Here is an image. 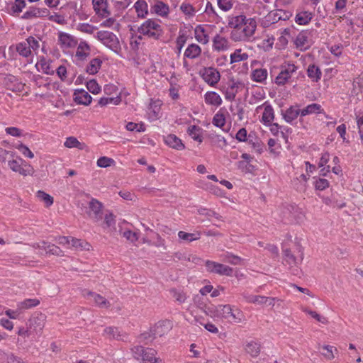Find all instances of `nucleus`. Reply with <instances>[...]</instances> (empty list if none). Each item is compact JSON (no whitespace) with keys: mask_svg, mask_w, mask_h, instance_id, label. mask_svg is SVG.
I'll return each instance as SVG.
<instances>
[{"mask_svg":"<svg viewBox=\"0 0 363 363\" xmlns=\"http://www.w3.org/2000/svg\"><path fill=\"white\" fill-rule=\"evenodd\" d=\"M38 12H39V8L30 7L21 16L22 19L28 20L34 18H38Z\"/></svg>","mask_w":363,"mask_h":363,"instance_id":"52","label":"nucleus"},{"mask_svg":"<svg viewBox=\"0 0 363 363\" xmlns=\"http://www.w3.org/2000/svg\"><path fill=\"white\" fill-rule=\"evenodd\" d=\"M301 110L298 106H291L285 111H281V115L286 122L292 123L299 115H301Z\"/></svg>","mask_w":363,"mask_h":363,"instance_id":"17","label":"nucleus"},{"mask_svg":"<svg viewBox=\"0 0 363 363\" xmlns=\"http://www.w3.org/2000/svg\"><path fill=\"white\" fill-rule=\"evenodd\" d=\"M170 294L180 303H184L186 299V294L182 291L173 289L170 290Z\"/></svg>","mask_w":363,"mask_h":363,"instance_id":"50","label":"nucleus"},{"mask_svg":"<svg viewBox=\"0 0 363 363\" xmlns=\"http://www.w3.org/2000/svg\"><path fill=\"white\" fill-rule=\"evenodd\" d=\"M222 257H223L222 260L223 262L230 263L233 265L240 264L242 261L241 257H240L239 256L235 255L233 253L229 252H227L225 254L223 255Z\"/></svg>","mask_w":363,"mask_h":363,"instance_id":"38","label":"nucleus"},{"mask_svg":"<svg viewBox=\"0 0 363 363\" xmlns=\"http://www.w3.org/2000/svg\"><path fill=\"white\" fill-rule=\"evenodd\" d=\"M153 11L162 17L167 16L169 12V6L162 1H157L152 6Z\"/></svg>","mask_w":363,"mask_h":363,"instance_id":"27","label":"nucleus"},{"mask_svg":"<svg viewBox=\"0 0 363 363\" xmlns=\"http://www.w3.org/2000/svg\"><path fill=\"white\" fill-rule=\"evenodd\" d=\"M48 19L50 21L55 22L60 25H65L67 23V21L65 17L59 13H55L53 15H50Z\"/></svg>","mask_w":363,"mask_h":363,"instance_id":"61","label":"nucleus"},{"mask_svg":"<svg viewBox=\"0 0 363 363\" xmlns=\"http://www.w3.org/2000/svg\"><path fill=\"white\" fill-rule=\"evenodd\" d=\"M8 165L12 171L23 176L32 175L34 172L33 168L21 158H19V161L16 160H9Z\"/></svg>","mask_w":363,"mask_h":363,"instance_id":"7","label":"nucleus"},{"mask_svg":"<svg viewBox=\"0 0 363 363\" xmlns=\"http://www.w3.org/2000/svg\"><path fill=\"white\" fill-rule=\"evenodd\" d=\"M246 352L252 357H256L260 352V345L256 342L250 341L245 346Z\"/></svg>","mask_w":363,"mask_h":363,"instance_id":"34","label":"nucleus"},{"mask_svg":"<svg viewBox=\"0 0 363 363\" xmlns=\"http://www.w3.org/2000/svg\"><path fill=\"white\" fill-rule=\"evenodd\" d=\"M201 53V48L195 43L190 44L185 50L184 57L189 59H195Z\"/></svg>","mask_w":363,"mask_h":363,"instance_id":"25","label":"nucleus"},{"mask_svg":"<svg viewBox=\"0 0 363 363\" xmlns=\"http://www.w3.org/2000/svg\"><path fill=\"white\" fill-rule=\"evenodd\" d=\"M278 17V13L277 10L270 11L262 18L261 21V26L264 28L270 27L271 26L279 21V18Z\"/></svg>","mask_w":363,"mask_h":363,"instance_id":"22","label":"nucleus"},{"mask_svg":"<svg viewBox=\"0 0 363 363\" xmlns=\"http://www.w3.org/2000/svg\"><path fill=\"white\" fill-rule=\"evenodd\" d=\"M313 18V13L308 11H297L295 22L301 26L307 25Z\"/></svg>","mask_w":363,"mask_h":363,"instance_id":"21","label":"nucleus"},{"mask_svg":"<svg viewBox=\"0 0 363 363\" xmlns=\"http://www.w3.org/2000/svg\"><path fill=\"white\" fill-rule=\"evenodd\" d=\"M73 96L74 101L77 104L88 106L92 101L91 95L83 89H76Z\"/></svg>","mask_w":363,"mask_h":363,"instance_id":"14","label":"nucleus"},{"mask_svg":"<svg viewBox=\"0 0 363 363\" xmlns=\"http://www.w3.org/2000/svg\"><path fill=\"white\" fill-rule=\"evenodd\" d=\"M16 147L21 151V152L26 157L28 158H33L34 157L33 153L30 151V150L23 143H20L16 146Z\"/></svg>","mask_w":363,"mask_h":363,"instance_id":"59","label":"nucleus"},{"mask_svg":"<svg viewBox=\"0 0 363 363\" xmlns=\"http://www.w3.org/2000/svg\"><path fill=\"white\" fill-rule=\"evenodd\" d=\"M251 138V134H250L247 137V130L245 128H240L235 135L236 140H238L239 142L247 141L249 143H251L252 142Z\"/></svg>","mask_w":363,"mask_h":363,"instance_id":"43","label":"nucleus"},{"mask_svg":"<svg viewBox=\"0 0 363 363\" xmlns=\"http://www.w3.org/2000/svg\"><path fill=\"white\" fill-rule=\"evenodd\" d=\"M246 301L248 303L262 304L264 303V296H257V295H249L245 296Z\"/></svg>","mask_w":363,"mask_h":363,"instance_id":"56","label":"nucleus"},{"mask_svg":"<svg viewBox=\"0 0 363 363\" xmlns=\"http://www.w3.org/2000/svg\"><path fill=\"white\" fill-rule=\"evenodd\" d=\"M25 6L26 2L24 0H15L11 7V14L21 13Z\"/></svg>","mask_w":363,"mask_h":363,"instance_id":"48","label":"nucleus"},{"mask_svg":"<svg viewBox=\"0 0 363 363\" xmlns=\"http://www.w3.org/2000/svg\"><path fill=\"white\" fill-rule=\"evenodd\" d=\"M296 70L297 67L294 63H284L281 66V72L276 77L275 83L278 85H284Z\"/></svg>","mask_w":363,"mask_h":363,"instance_id":"6","label":"nucleus"},{"mask_svg":"<svg viewBox=\"0 0 363 363\" xmlns=\"http://www.w3.org/2000/svg\"><path fill=\"white\" fill-rule=\"evenodd\" d=\"M216 311L217 318L226 320L230 323L238 324L245 320L242 311L228 304L218 305Z\"/></svg>","mask_w":363,"mask_h":363,"instance_id":"2","label":"nucleus"},{"mask_svg":"<svg viewBox=\"0 0 363 363\" xmlns=\"http://www.w3.org/2000/svg\"><path fill=\"white\" fill-rule=\"evenodd\" d=\"M304 312L309 314L312 318H315L317 321H318L323 324H326L328 323V320L325 317L320 315L315 311H313L308 310V309H305Z\"/></svg>","mask_w":363,"mask_h":363,"instance_id":"60","label":"nucleus"},{"mask_svg":"<svg viewBox=\"0 0 363 363\" xmlns=\"http://www.w3.org/2000/svg\"><path fill=\"white\" fill-rule=\"evenodd\" d=\"M262 106H264V108L262 116V121L265 125L270 124L274 118V109L270 104H267V102H265Z\"/></svg>","mask_w":363,"mask_h":363,"instance_id":"24","label":"nucleus"},{"mask_svg":"<svg viewBox=\"0 0 363 363\" xmlns=\"http://www.w3.org/2000/svg\"><path fill=\"white\" fill-rule=\"evenodd\" d=\"M310 32L308 30L301 31L294 40L296 48L300 50H306L310 48L308 38Z\"/></svg>","mask_w":363,"mask_h":363,"instance_id":"13","label":"nucleus"},{"mask_svg":"<svg viewBox=\"0 0 363 363\" xmlns=\"http://www.w3.org/2000/svg\"><path fill=\"white\" fill-rule=\"evenodd\" d=\"M91 54V47L86 41H81L77 48L74 55V61L76 65H79L84 62L89 57Z\"/></svg>","mask_w":363,"mask_h":363,"instance_id":"11","label":"nucleus"},{"mask_svg":"<svg viewBox=\"0 0 363 363\" xmlns=\"http://www.w3.org/2000/svg\"><path fill=\"white\" fill-rule=\"evenodd\" d=\"M16 51L23 57H32V51L26 41L21 42L16 45Z\"/></svg>","mask_w":363,"mask_h":363,"instance_id":"35","label":"nucleus"},{"mask_svg":"<svg viewBox=\"0 0 363 363\" xmlns=\"http://www.w3.org/2000/svg\"><path fill=\"white\" fill-rule=\"evenodd\" d=\"M40 65L41 66L43 72L46 74L52 75L54 74V70L50 66V63L45 60V59L43 58L40 61Z\"/></svg>","mask_w":363,"mask_h":363,"instance_id":"58","label":"nucleus"},{"mask_svg":"<svg viewBox=\"0 0 363 363\" xmlns=\"http://www.w3.org/2000/svg\"><path fill=\"white\" fill-rule=\"evenodd\" d=\"M334 352H337V350L336 347L331 345H324L323 346V352L321 354L328 360H331L334 359L335 355Z\"/></svg>","mask_w":363,"mask_h":363,"instance_id":"41","label":"nucleus"},{"mask_svg":"<svg viewBox=\"0 0 363 363\" xmlns=\"http://www.w3.org/2000/svg\"><path fill=\"white\" fill-rule=\"evenodd\" d=\"M248 58L247 53H241L240 49H237L230 55V64L246 60Z\"/></svg>","mask_w":363,"mask_h":363,"instance_id":"40","label":"nucleus"},{"mask_svg":"<svg viewBox=\"0 0 363 363\" xmlns=\"http://www.w3.org/2000/svg\"><path fill=\"white\" fill-rule=\"evenodd\" d=\"M181 11L186 15L193 16L195 12V9L190 4H182L180 6Z\"/></svg>","mask_w":363,"mask_h":363,"instance_id":"64","label":"nucleus"},{"mask_svg":"<svg viewBox=\"0 0 363 363\" xmlns=\"http://www.w3.org/2000/svg\"><path fill=\"white\" fill-rule=\"evenodd\" d=\"M228 26L233 28L230 38L235 42L248 40L254 35L257 27L255 19H247L245 15L229 17Z\"/></svg>","mask_w":363,"mask_h":363,"instance_id":"1","label":"nucleus"},{"mask_svg":"<svg viewBox=\"0 0 363 363\" xmlns=\"http://www.w3.org/2000/svg\"><path fill=\"white\" fill-rule=\"evenodd\" d=\"M96 38L114 52H117L120 49L119 40L117 36L112 32L100 30L96 33Z\"/></svg>","mask_w":363,"mask_h":363,"instance_id":"5","label":"nucleus"},{"mask_svg":"<svg viewBox=\"0 0 363 363\" xmlns=\"http://www.w3.org/2000/svg\"><path fill=\"white\" fill-rule=\"evenodd\" d=\"M64 145L68 148L76 147L79 150H83L85 147V144L80 143L76 138L70 136L67 138Z\"/></svg>","mask_w":363,"mask_h":363,"instance_id":"37","label":"nucleus"},{"mask_svg":"<svg viewBox=\"0 0 363 363\" xmlns=\"http://www.w3.org/2000/svg\"><path fill=\"white\" fill-rule=\"evenodd\" d=\"M102 61L101 59L96 57L93 58L86 67V72L89 74H96L101 68Z\"/></svg>","mask_w":363,"mask_h":363,"instance_id":"30","label":"nucleus"},{"mask_svg":"<svg viewBox=\"0 0 363 363\" xmlns=\"http://www.w3.org/2000/svg\"><path fill=\"white\" fill-rule=\"evenodd\" d=\"M212 123L215 126L222 128L225 124V116L223 113H217L213 116Z\"/></svg>","mask_w":363,"mask_h":363,"instance_id":"53","label":"nucleus"},{"mask_svg":"<svg viewBox=\"0 0 363 363\" xmlns=\"http://www.w3.org/2000/svg\"><path fill=\"white\" fill-rule=\"evenodd\" d=\"M134 8L138 18H145L148 13V6L145 0H138L134 4Z\"/></svg>","mask_w":363,"mask_h":363,"instance_id":"26","label":"nucleus"},{"mask_svg":"<svg viewBox=\"0 0 363 363\" xmlns=\"http://www.w3.org/2000/svg\"><path fill=\"white\" fill-rule=\"evenodd\" d=\"M70 245L74 249L81 250L87 249L86 246H89V245L87 242H86L82 240L72 238V237H71Z\"/></svg>","mask_w":363,"mask_h":363,"instance_id":"46","label":"nucleus"},{"mask_svg":"<svg viewBox=\"0 0 363 363\" xmlns=\"http://www.w3.org/2000/svg\"><path fill=\"white\" fill-rule=\"evenodd\" d=\"M45 315L41 313H34L27 322V325L33 333H40L45 326Z\"/></svg>","mask_w":363,"mask_h":363,"instance_id":"10","label":"nucleus"},{"mask_svg":"<svg viewBox=\"0 0 363 363\" xmlns=\"http://www.w3.org/2000/svg\"><path fill=\"white\" fill-rule=\"evenodd\" d=\"M213 48L216 50L220 51V50H225L228 48V40L220 35H216L213 40Z\"/></svg>","mask_w":363,"mask_h":363,"instance_id":"28","label":"nucleus"},{"mask_svg":"<svg viewBox=\"0 0 363 363\" xmlns=\"http://www.w3.org/2000/svg\"><path fill=\"white\" fill-rule=\"evenodd\" d=\"M37 197L43 201L46 206H50L53 203V198L43 191H38L37 192Z\"/></svg>","mask_w":363,"mask_h":363,"instance_id":"47","label":"nucleus"},{"mask_svg":"<svg viewBox=\"0 0 363 363\" xmlns=\"http://www.w3.org/2000/svg\"><path fill=\"white\" fill-rule=\"evenodd\" d=\"M103 204L96 199L92 198L89 203L87 214L95 222H99L103 218Z\"/></svg>","mask_w":363,"mask_h":363,"instance_id":"9","label":"nucleus"},{"mask_svg":"<svg viewBox=\"0 0 363 363\" xmlns=\"http://www.w3.org/2000/svg\"><path fill=\"white\" fill-rule=\"evenodd\" d=\"M114 160L107 157H101L97 160V165L100 167H108L111 166Z\"/></svg>","mask_w":363,"mask_h":363,"instance_id":"63","label":"nucleus"},{"mask_svg":"<svg viewBox=\"0 0 363 363\" xmlns=\"http://www.w3.org/2000/svg\"><path fill=\"white\" fill-rule=\"evenodd\" d=\"M298 252L300 253L298 257H295L289 249L283 250L284 260L289 264H298L301 263L303 259V252L301 247H298Z\"/></svg>","mask_w":363,"mask_h":363,"instance_id":"15","label":"nucleus"},{"mask_svg":"<svg viewBox=\"0 0 363 363\" xmlns=\"http://www.w3.org/2000/svg\"><path fill=\"white\" fill-rule=\"evenodd\" d=\"M218 7L223 11H230L233 6V0H217Z\"/></svg>","mask_w":363,"mask_h":363,"instance_id":"54","label":"nucleus"},{"mask_svg":"<svg viewBox=\"0 0 363 363\" xmlns=\"http://www.w3.org/2000/svg\"><path fill=\"white\" fill-rule=\"evenodd\" d=\"M40 303L38 299H26L18 303V308L20 310L28 309L36 306Z\"/></svg>","mask_w":363,"mask_h":363,"instance_id":"42","label":"nucleus"},{"mask_svg":"<svg viewBox=\"0 0 363 363\" xmlns=\"http://www.w3.org/2000/svg\"><path fill=\"white\" fill-rule=\"evenodd\" d=\"M307 75L313 82H318L322 77V72L315 64L309 65L307 68Z\"/></svg>","mask_w":363,"mask_h":363,"instance_id":"23","label":"nucleus"},{"mask_svg":"<svg viewBox=\"0 0 363 363\" xmlns=\"http://www.w3.org/2000/svg\"><path fill=\"white\" fill-rule=\"evenodd\" d=\"M126 129L129 131L136 132H144L145 130V126L143 124H138L133 122H129L126 125Z\"/></svg>","mask_w":363,"mask_h":363,"instance_id":"57","label":"nucleus"},{"mask_svg":"<svg viewBox=\"0 0 363 363\" xmlns=\"http://www.w3.org/2000/svg\"><path fill=\"white\" fill-rule=\"evenodd\" d=\"M267 70L266 69H256L251 74V78L256 82H263L267 79Z\"/></svg>","mask_w":363,"mask_h":363,"instance_id":"33","label":"nucleus"},{"mask_svg":"<svg viewBox=\"0 0 363 363\" xmlns=\"http://www.w3.org/2000/svg\"><path fill=\"white\" fill-rule=\"evenodd\" d=\"M155 336L152 331L144 333L139 336V342L145 345H147L151 342L154 339Z\"/></svg>","mask_w":363,"mask_h":363,"instance_id":"55","label":"nucleus"},{"mask_svg":"<svg viewBox=\"0 0 363 363\" xmlns=\"http://www.w3.org/2000/svg\"><path fill=\"white\" fill-rule=\"evenodd\" d=\"M195 38L198 42L202 44H206L208 42V35L201 25L197 26L195 28Z\"/></svg>","mask_w":363,"mask_h":363,"instance_id":"36","label":"nucleus"},{"mask_svg":"<svg viewBox=\"0 0 363 363\" xmlns=\"http://www.w3.org/2000/svg\"><path fill=\"white\" fill-rule=\"evenodd\" d=\"M189 135L196 141L201 143L203 141L201 135V128L196 125H191L188 128Z\"/></svg>","mask_w":363,"mask_h":363,"instance_id":"39","label":"nucleus"},{"mask_svg":"<svg viewBox=\"0 0 363 363\" xmlns=\"http://www.w3.org/2000/svg\"><path fill=\"white\" fill-rule=\"evenodd\" d=\"M59 41L62 45H64L66 48H72L77 43L76 40L72 38V36H71L69 34L62 32L59 33Z\"/></svg>","mask_w":363,"mask_h":363,"instance_id":"31","label":"nucleus"},{"mask_svg":"<svg viewBox=\"0 0 363 363\" xmlns=\"http://www.w3.org/2000/svg\"><path fill=\"white\" fill-rule=\"evenodd\" d=\"M131 351L134 358L142 360L143 363H163L160 358L156 357L157 352L154 349L137 345L133 347Z\"/></svg>","mask_w":363,"mask_h":363,"instance_id":"4","label":"nucleus"},{"mask_svg":"<svg viewBox=\"0 0 363 363\" xmlns=\"http://www.w3.org/2000/svg\"><path fill=\"white\" fill-rule=\"evenodd\" d=\"M138 32L149 38L160 40L164 35V30L157 19H147L138 28Z\"/></svg>","mask_w":363,"mask_h":363,"instance_id":"3","label":"nucleus"},{"mask_svg":"<svg viewBox=\"0 0 363 363\" xmlns=\"http://www.w3.org/2000/svg\"><path fill=\"white\" fill-rule=\"evenodd\" d=\"M199 234H194V233H189L184 231H179L178 233V236L179 239L183 240H186L189 242H191L194 240H196L199 239Z\"/></svg>","mask_w":363,"mask_h":363,"instance_id":"51","label":"nucleus"},{"mask_svg":"<svg viewBox=\"0 0 363 363\" xmlns=\"http://www.w3.org/2000/svg\"><path fill=\"white\" fill-rule=\"evenodd\" d=\"M84 296L88 300L94 301V303L100 308H108L110 306V303L100 294L92 291H87Z\"/></svg>","mask_w":363,"mask_h":363,"instance_id":"16","label":"nucleus"},{"mask_svg":"<svg viewBox=\"0 0 363 363\" xmlns=\"http://www.w3.org/2000/svg\"><path fill=\"white\" fill-rule=\"evenodd\" d=\"M87 89L92 94H96L101 91V87L95 79H91L86 82Z\"/></svg>","mask_w":363,"mask_h":363,"instance_id":"49","label":"nucleus"},{"mask_svg":"<svg viewBox=\"0 0 363 363\" xmlns=\"http://www.w3.org/2000/svg\"><path fill=\"white\" fill-rule=\"evenodd\" d=\"M315 182H314V186L316 190L318 191H323L328 187H329V182L323 178H316L314 177Z\"/></svg>","mask_w":363,"mask_h":363,"instance_id":"45","label":"nucleus"},{"mask_svg":"<svg viewBox=\"0 0 363 363\" xmlns=\"http://www.w3.org/2000/svg\"><path fill=\"white\" fill-rule=\"evenodd\" d=\"M92 3L94 11L99 16L106 18L110 15L106 0H92Z\"/></svg>","mask_w":363,"mask_h":363,"instance_id":"18","label":"nucleus"},{"mask_svg":"<svg viewBox=\"0 0 363 363\" xmlns=\"http://www.w3.org/2000/svg\"><path fill=\"white\" fill-rule=\"evenodd\" d=\"M205 101L208 104L218 106L222 104V99L215 91H208L204 95Z\"/></svg>","mask_w":363,"mask_h":363,"instance_id":"29","label":"nucleus"},{"mask_svg":"<svg viewBox=\"0 0 363 363\" xmlns=\"http://www.w3.org/2000/svg\"><path fill=\"white\" fill-rule=\"evenodd\" d=\"M170 328L171 325L169 320L160 321L155 324L152 333L155 337L156 336L162 337L168 333Z\"/></svg>","mask_w":363,"mask_h":363,"instance_id":"20","label":"nucleus"},{"mask_svg":"<svg viewBox=\"0 0 363 363\" xmlns=\"http://www.w3.org/2000/svg\"><path fill=\"white\" fill-rule=\"evenodd\" d=\"M205 13L210 17H211L213 18V21H215L216 23H218L219 19L220 18V16L216 12L214 7L209 1H208L206 4Z\"/></svg>","mask_w":363,"mask_h":363,"instance_id":"44","label":"nucleus"},{"mask_svg":"<svg viewBox=\"0 0 363 363\" xmlns=\"http://www.w3.org/2000/svg\"><path fill=\"white\" fill-rule=\"evenodd\" d=\"M323 111L321 106L318 104H311L308 105L306 108L301 110V116H305L309 114L320 113Z\"/></svg>","mask_w":363,"mask_h":363,"instance_id":"32","label":"nucleus"},{"mask_svg":"<svg viewBox=\"0 0 363 363\" xmlns=\"http://www.w3.org/2000/svg\"><path fill=\"white\" fill-rule=\"evenodd\" d=\"M164 141L169 147L178 150H183L185 147L182 140L174 134H169L165 136Z\"/></svg>","mask_w":363,"mask_h":363,"instance_id":"19","label":"nucleus"},{"mask_svg":"<svg viewBox=\"0 0 363 363\" xmlns=\"http://www.w3.org/2000/svg\"><path fill=\"white\" fill-rule=\"evenodd\" d=\"M25 41L29 46L30 50L36 51L40 47L39 41L33 36H29Z\"/></svg>","mask_w":363,"mask_h":363,"instance_id":"62","label":"nucleus"},{"mask_svg":"<svg viewBox=\"0 0 363 363\" xmlns=\"http://www.w3.org/2000/svg\"><path fill=\"white\" fill-rule=\"evenodd\" d=\"M202 78L208 84L213 86L220 80V74L214 67H206L203 70Z\"/></svg>","mask_w":363,"mask_h":363,"instance_id":"12","label":"nucleus"},{"mask_svg":"<svg viewBox=\"0 0 363 363\" xmlns=\"http://www.w3.org/2000/svg\"><path fill=\"white\" fill-rule=\"evenodd\" d=\"M205 266L207 271L211 273L228 277H232L233 274L232 267L213 261L207 260Z\"/></svg>","mask_w":363,"mask_h":363,"instance_id":"8","label":"nucleus"}]
</instances>
